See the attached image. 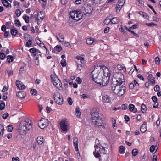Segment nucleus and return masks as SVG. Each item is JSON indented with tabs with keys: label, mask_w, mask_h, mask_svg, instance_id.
<instances>
[{
	"label": "nucleus",
	"mask_w": 161,
	"mask_h": 161,
	"mask_svg": "<svg viewBox=\"0 0 161 161\" xmlns=\"http://www.w3.org/2000/svg\"><path fill=\"white\" fill-rule=\"evenodd\" d=\"M148 80H150V82L153 84H155V78L153 77V75L152 74H150L148 76Z\"/></svg>",
	"instance_id": "19"
},
{
	"label": "nucleus",
	"mask_w": 161,
	"mask_h": 161,
	"mask_svg": "<svg viewBox=\"0 0 161 161\" xmlns=\"http://www.w3.org/2000/svg\"><path fill=\"white\" fill-rule=\"evenodd\" d=\"M94 71H92L91 72L92 77L93 80L95 81V82L97 84H99L101 86V82H102V76H101L100 75H98V76H97L98 74H93L92 73Z\"/></svg>",
	"instance_id": "10"
},
{
	"label": "nucleus",
	"mask_w": 161,
	"mask_h": 161,
	"mask_svg": "<svg viewBox=\"0 0 161 161\" xmlns=\"http://www.w3.org/2000/svg\"><path fill=\"white\" fill-rule=\"evenodd\" d=\"M9 34V31H5L4 33V36L6 38H7L8 37V35Z\"/></svg>",
	"instance_id": "50"
},
{
	"label": "nucleus",
	"mask_w": 161,
	"mask_h": 161,
	"mask_svg": "<svg viewBox=\"0 0 161 161\" xmlns=\"http://www.w3.org/2000/svg\"><path fill=\"white\" fill-rule=\"evenodd\" d=\"M135 106L133 104H130L129 105V109L130 111H132L134 109Z\"/></svg>",
	"instance_id": "44"
},
{
	"label": "nucleus",
	"mask_w": 161,
	"mask_h": 161,
	"mask_svg": "<svg viewBox=\"0 0 161 161\" xmlns=\"http://www.w3.org/2000/svg\"><path fill=\"white\" fill-rule=\"evenodd\" d=\"M99 152L100 153H104L105 152V148L103 147L102 146L100 147V149Z\"/></svg>",
	"instance_id": "60"
},
{
	"label": "nucleus",
	"mask_w": 161,
	"mask_h": 161,
	"mask_svg": "<svg viewBox=\"0 0 161 161\" xmlns=\"http://www.w3.org/2000/svg\"><path fill=\"white\" fill-rule=\"evenodd\" d=\"M32 127L31 122L29 119L22 121L19 125V132L22 134L25 133L27 130H30Z\"/></svg>",
	"instance_id": "3"
},
{
	"label": "nucleus",
	"mask_w": 161,
	"mask_h": 161,
	"mask_svg": "<svg viewBox=\"0 0 161 161\" xmlns=\"http://www.w3.org/2000/svg\"><path fill=\"white\" fill-rule=\"evenodd\" d=\"M138 150L136 149H133L132 151V155L134 156H136L138 153Z\"/></svg>",
	"instance_id": "32"
},
{
	"label": "nucleus",
	"mask_w": 161,
	"mask_h": 161,
	"mask_svg": "<svg viewBox=\"0 0 161 161\" xmlns=\"http://www.w3.org/2000/svg\"><path fill=\"white\" fill-rule=\"evenodd\" d=\"M18 88L19 89L23 90L25 88V86L22 84L21 85H20V86H19V87Z\"/></svg>",
	"instance_id": "63"
},
{
	"label": "nucleus",
	"mask_w": 161,
	"mask_h": 161,
	"mask_svg": "<svg viewBox=\"0 0 161 161\" xmlns=\"http://www.w3.org/2000/svg\"><path fill=\"white\" fill-rule=\"evenodd\" d=\"M53 85L58 88H62V84L60 80L56 77L51 76Z\"/></svg>",
	"instance_id": "9"
},
{
	"label": "nucleus",
	"mask_w": 161,
	"mask_h": 161,
	"mask_svg": "<svg viewBox=\"0 0 161 161\" xmlns=\"http://www.w3.org/2000/svg\"><path fill=\"white\" fill-rule=\"evenodd\" d=\"M69 15L74 20L78 21L82 19L83 14L82 13L81 11L75 10L70 12Z\"/></svg>",
	"instance_id": "5"
},
{
	"label": "nucleus",
	"mask_w": 161,
	"mask_h": 161,
	"mask_svg": "<svg viewBox=\"0 0 161 161\" xmlns=\"http://www.w3.org/2000/svg\"><path fill=\"white\" fill-rule=\"evenodd\" d=\"M94 147L95 148V151L94 152H99L100 149V147L98 146L97 145H96L94 146Z\"/></svg>",
	"instance_id": "46"
},
{
	"label": "nucleus",
	"mask_w": 161,
	"mask_h": 161,
	"mask_svg": "<svg viewBox=\"0 0 161 161\" xmlns=\"http://www.w3.org/2000/svg\"><path fill=\"white\" fill-rule=\"evenodd\" d=\"M23 18L26 23H28L29 22V17L28 15H24Z\"/></svg>",
	"instance_id": "31"
},
{
	"label": "nucleus",
	"mask_w": 161,
	"mask_h": 161,
	"mask_svg": "<svg viewBox=\"0 0 161 161\" xmlns=\"http://www.w3.org/2000/svg\"><path fill=\"white\" fill-rule=\"evenodd\" d=\"M82 66L80 64H78L77 66V69L78 70L80 71L81 69H82Z\"/></svg>",
	"instance_id": "64"
},
{
	"label": "nucleus",
	"mask_w": 161,
	"mask_h": 161,
	"mask_svg": "<svg viewBox=\"0 0 161 161\" xmlns=\"http://www.w3.org/2000/svg\"><path fill=\"white\" fill-rule=\"evenodd\" d=\"M123 5H121V4L120 3H119L118 4V3H117V5L116 6V12L117 13H119L120 10L121 9L122 6Z\"/></svg>",
	"instance_id": "25"
},
{
	"label": "nucleus",
	"mask_w": 161,
	"mask_h": 161,
	"mask_svg": "<svg viewBox=\"0 0 161 161\" xmlns=\"http://www.w3.org/2000/svg\"><path fill=\"white\" fill-rule=\"evenodd\" d=\"M78 139L77 137H75L73 138V144L75 147V150L77 151H78Z\"/></svg>",
	"instance_id": "16"
},
{
	"label": "nucleus",
	"mask_w": 161,
	"mask_h": 161,
	"mask_svg": "<svg viewBox=\"0 0 161 161\" xmlns=\"http://www.w3.org/2000/svg\"><path fill=\"white\" fill-rule=\"evenodd\" d=\"M100 152H94L93 154L95 157L96 158H99L100 157L101 155L100 154Z\"/></svg>",
	"instance_id": "39"
},
{
	"label": "nucleus",
	"mask_w": 161,
	"mask_h": 161,
	"mask_svg": "<svg viewBox=\"0 0 161 161\" xmlns=\"http://www.w3.org/2000/svg\"><path fill=\"white\" fill-rule=\"evenodd\" d=\"M43 137L42 136H39L37 138V142L38 144L39 145L42 144L43 142Z\"/></svg>",
	"instance_id": "20"
},
{
	"label": "nucleus",
	"mask_w": 161,
	"mask_h": 161,
	"mask_svg": "<svg viewBox=\"0 0 161 161\" xmlns=\"http://www.w3.org/2000/svg\"><path fill=\"white\" fill-rule=\"evenodd\" d=\"M16 96L19 98L22 99L25 98L26 96V93L23 91L17 92L16 93Z\"/></svg>",
	"instance_id": "14"
},
{
	"label": "nucleus",
	"mask_w": 161,
	"mask_h": 161,
	"mask_svg": "<svg viewBox=\"0 0 161 161\" xmlns=\"http://www.w3.org/2000/svg\"><path fill=\"white\" fill-rule=\"evenodd\" d=\"M32 44V41L30 40H28V41L26 42V46L29 47L31 46Z\"/></svg>",
	"instance_id": "49"
},
{
	"label": "nucleus",
	"mask_w": 161,
	"mask_h": 161,
	"mask_svg": "<svg viewBox=\"0 0 161 161\" xmlns=\"http://www.w3.org/2000/svg\"><path fill=\"white\" fill-rule=\"evenodd\" d=\"M137 2H136V4L138 6H140V5H144V2L142 0H137Z\"/></svg>",
	"instance_id": "34"
},
{
	"label": "nucleus",
	"mask_w": 161,
	"mask_h": 161,
	"mask_svg": "<svg viewBox=\"0 0 161 161\" xmlns=\"http://www.w3.org/2000/svg\"><path fill=\"white\" fill-rule=\"evenodd\" d=\"M101 68L103 69V74L102 78L101 86H104L109 83L111 73L110 71H109L108 69L104 65L101 66Z\"/></svg>",
	"instance_id": "2"
},
{
	"label": "nucleus",
	"mask_w": 161,
	"mask_h": 161,
	"mask_svg": "<svg viewBox=\"0 0 161 161\" xmlns=\"http://www.w3.org/2000/svg\"><path fill=\"white\" fill-rule=\"evenodd\" d=\"M91 118L92 120H94L99 117L98 110L96 108H94L91 112Z\"/></svg>",
	"instance_id": "12"
},
{
	"label": "nucleus",
	"mask_w": 161,
	"mask_h": 161,
	"mask_svg": "<svg viewBox=\"0 0 161 161\" xmlns=\"http://www.w3.org/2000/svg\"><path fill=\"white\" fill-rule=\"evenodd\" d=\"M22 83L20 81L17 80L16 82V85L17 87H19V86L21 85Z\"/></svg>",
	"instance_id": "52"
},
{
	"label": "nucleus",
	"mask_w": 161,
	"mask_h": 161,
	"mask_svg": "<svg viewBox=\"0 0 161 161\" xmlns=\"http://www.w3.org/2000/svg\"><path fill=\"white\" fill-rule=\"evenodd\" d=\"M15 13L17 17L19 16L21 14V12L19 9H17L15 11Z\"/></svg>",
	"instance_id": "38"
},
{
	"label": "nucleus",
	"mask_w": 161,
	"mask_h": 161,
	"mask_svg": "<svg viewBox=\"0 0 161 161\" xmlns=\"http://www.w3.org/2000/svg\"><path fill=\"white\" fill-rule=\"evenodd\" d=\"M67 100L69 104V105H71L72 104L73 101H72V99L71 97H69L68 98Z\"/></svg>",
	"instance_id": "57"
},
{
	"label": "nucleus",
	"mask_w": 161,
	"mask_h": 161,
	"mask_svg": "<svg viewBox=\"0 0 161 161\" xmlns=\"http://www.w3.org/2000/svg\"><path fill=\"white\" fill-rule=\"evenodd\" d=\"M154 90L155 92L159 91L160 90V87L158 85H156L154 88Z\"/></svg>",
	"instance_id": "55"
},
{
	"label": "nucleus",
	"mask_w": 161,
	"mask_h": 161,
	"mask_svg": "<svg viewBox=\"0 0 161 161\" xmlns=\"http://www.w3.org/2000/svg\"><path fill=\"white\" fill-rule=\"evenodd\" d=\"M130 32L131 33L133 34V35L136 37H139V36L138 34L135 33L134 31L131 30L130 31Z\"/></svg>",
	"instance_id": "62"
},
{
	"label": "nucleus",
	"mask_w": 161,
	"mask_h": 161,
	"mask_svg": "<svg viewBox=\"0 0 161 161\" xmlns=\"http://www.w3.org/2000/svg\"><path fill=\"white\" fill-rule=\"evenodd\" d=\"M13 129V127L11 125H9L8 126V130L9 132H12Z\"/></svg>",
	"instance_id": "45"
},
{
	"label": "nucleus",
	"mask_w": 161,
	"mask_h": 161,
	"mask_svg": "<svg viewBox=\"0 0 161 161\" xmlns=\"http://www.w3.org/2000/svg\"><path fill=\"white\" fill-rule=\"evenodd\" d=\"M61 128L63 131H66L68 130L67 125L65 123V121L62 120L60 123Z\"/></svg>",
	"instance_id": "13"
},
{
	"label": "nucleus",
	"mask_w": 161,
	"mask_h": 161,
	"mask_svg": "<svg viewBox=\"0 0 161 161\" xmlns=\"http://www.w3.org/2000/svg\"><path fill=\"white\" fill-rule=\"evenodd\" d=\"M9 115V114L7 113H6L3 115L2 118L4 119H6L8 117Z\"/></svg>",
	"instance_id": "51"
},
{
	"label": "nucleus",
	"mask_w": 161,
	"mask_h": 161,
	"mask_svg": "<svg viewBox=\"0 0 161 161\" xmlns=\"http://www.w3.org/2000/svg\"><path fill=\"white\" fill-rule=\"evenodd\" d=\"M6 58V55L4 53L1 52V59L3 60Z\"/></svg>",
	"instance_id": "56"
},
{
	"label": "nucleus",
	"mask_w": 161,
	"mask_h": 161,
	"mask_svg": "<svg viewBox=\"0 0 161 161\" xmlns=\"http://www.w3.org/2000/svg\"><path fill=\"white\" fill-rule=\"evenodd\" d=\"M36 49L35 47H33L32 48H31L29 50V51L30 52L32 53H33V56L35 58V59L36 60H37L38 61V57L36 56Z\"/></svg>",
	"instance_id": "15"
},
{
	"label": "nucleus",
	"mask_w": 161,
	"mask_h": 161,
	"mask_svg": "<svg viewBox=\"0 0 161 161\" xmlns=\"http://www.w3.org/2000/svg\"><path fill=\"white\" fill-rule=\"evenodd\" d=\"M58 40H59L60 42H63L64 41V39L63 36L62 35H61L60 33H59L58 35V36H56Z\"/></svg>",
	"instance_id": "21"
},
{
	"label": "nucleus",
	"mask_w": 161,
	"mask_h": 161,
	"mask_svg": "<svg viewBox=\"0 0 161 161\" xmlns=\"http://www.w3.org/2000/svg\"><path fill=\"white\" fill-rule=\"evenodd\" d=\"M152 99L153 102H157V98L155 96H153L152 97Z\"/></svg>",
	"instance_id": "59"
},
{
	"label": "nucleus",
	"mask_w": 161,
	"mask_h": 161,
	"mask_svg": "<svg viewBox=\"0 0 161 161\" xmlns=\"http://www.w3.org/2000/svg\"><path fill=\"white\" fill-rule=\"evenodd\" d=\"M10 32L12 36H15L18 33V31L16 29H12L11 30Z\"/></svg>",
	"instance_id": "29"
},
{
	"label": "nucleus",
	"mask_w": 161,
	"mask_h": 161,
	"mask_svg": "<svg viewBox=\"0 0 161 161\" xmlns=\"http://www.w3.org/2000/svg\"><path fill=\"white\" fill-rule=\"evenodd\" d=\"M125 84H115L113 82L111 84V88L113 92L119 96H122L125 93Z\"/></svg>",
	"instance_id": "1"
},
{
	"label": "nucleus",
	"mask_w": 161,
	"mask_h": 161,
	"mask_svg": "<svg viewBox=\"0 0 161 161\" xmlns=\"http://www.w3.org/2000/svg\"><path fill=\"white\" fill-rule=\"evenodd\" d=\"M14 23L15 25L18 27L21 26V24L20 23V21L18 20H15L14 21Z\"/></svg>",
	"instance_id": "36"
},
{
	"label": "nucleus",
	"mask_w": 161,
	"mask_h": 161,
	"mask_svg": "<svg viewBox=\"0 0 161 161\" xmlns=\"http://www.w3.org/2000/svg\"><path fill=\"white\" fill-rule=\"evenodd\" d=\"M1 110H3L5 108V104L4 102L2 101H1Z\"/></svg>",
	"instance_id": "40"
},
{
	"label": "nucleus",
	"mask_w": 161,
	"mask_h": 161,
	"mask_svg": "<svg viewBox=\"0 0 161 161\" xmlns=\"http://www.w3.org/2000/svg\"><path fill=\"white\" fill-rule=\"evenodd\" d=\"M111 20L112 23L113 24H117L119 22V19L117 17L113 18Z\"/></svg>",
	"instance_id": "26"
},
{
	"label": "nucleus",
	"mask_w": 161,
	"mask_h": 161,
	"mask_svg": "<svg viewBox=\"0 0 161 161\" xmlns=\"http://www.w3.org/2000/svg\"><path fill=\"white\" fill-rule=\"evenodd\" d=\"M138 13L140 15H142L143 16V17L145 18H147V17L148 16L147 15V14L146 13L142 11H140Z\"/></svg>",
	"instance_id": "33"
},
{
	"label": "nucleus",
	"mask_w": 161,
	"mask_h": 161,
	"mask_svg": "<svg viewBox=\"0 0 161 161\" xmlns=\"http://www.w3.org/2000/svg\"><path fill=\"white\" fill-rule=\"evenodd\" d=\"M31 93L33 95H36V94L37 91L35 89H32L31 90Z\"/></svg>",
	"instance_id": "47"
},
{
	"label": "nucleus",
	"mask_w": 161,
	"mask_h": 161,
	"mask_svg": "<svg viewBox=\"0 0 161 161\" xmlns=\"http://www.w3.org/2000/svg\"><path fill=\"white\" fill-rule=\"evenodd\" d=\"M94 41V39L93 38H88L86 40V42L88 45L92 44Z\"/></svg>",
	"instance_id": "24"
},
{
	"label": "nucleus",
	"mask_w": 161,
	"mask_h": 161,
	"mask_svg": "<svg viewBox=\"0 0 161 161\" xmlns=\"http://www.w3.org/2000/svg\"><path fill=\"white\" fill-rule=\"evenodd\" d=\"M76 81L79 84H80L82 82V80L79 77H77L76 79Z\"/></svg>",
	"instance_id": "54"
},
{
	"label": "nucleus",
	"mask_w": 161,
	"mask_h": 161,
	"mask_svg": "<svg viewBox=\"0 0 161 161\" xmlns=\"http://www.w3.org/2000/svg\"><path fill=\"white\" fill-rule=\"evenodd\" d=\"M147 130V127L146 126V122H144L141 126L140 127V131L142 133H144Z\"/></svg>",
	"instance_id": "18"
},
{
	"label": "nucleus",
	"mask_w": 161,
	"mask_h": 161,
	"mask_svg": "<svg viewBox=\"0 0 161 161\" xmlns=\"http://www.w3.org/2000/svg\"><path fill=\"white\" fill-rule=\"evenodd\" d=\"M155 147L154 145H152L150 148V151L151 152H153L155 150Z\"/></svg>",
	"instance_id": "48"
},
{
	"label": "nucleus",
	"mask_w": 161,
	"mask_h": 161,
	"mask_svg": "<svg viewBox=\"0 0 161 161\" xmlns=\"http://www.w3.org/2000/svg\"><path fill=\"white\" fill-rule=\"evenodd\" d=\"M141 110L142 111V112L143 113H146V111H147V109L146 107V106L145 105H144L143 104H142L141 106Z\"/></svg>",
	"instance_id": "28"
},
{
	"label": "nucleus",
	"mask_w": 161,
	"mask_h": 161,
	"mask_svg": "<svg viewBox=\"0 0 161 161\" xmlns=\"http://www.w3.org/2000/svg\"><path fill=\"white\" fill-rule=\"evenodd\" d=\"M80 109L79 107H77L76 108V114L77 117H79L80 115L81 112L80 111Z\"/></svg>",
	"instance_id": "27"
},
{
	"label": "nucleus",
	"mask_w": 161,
	"mask_h": 161,
	"mask_svg": "<svg viewBox=\"0 0 161 161\" xmlns=\"http://www.w3.org/2000/svg\"><path fill=\"white\" fill-rule=\"evenodd\" d=\"M38 125L41 129H44L49 125V121L45 119H42L39 121Z\"/></svg>",
	"instance_id": "11"
},
{
	"label": "nucleus",
	"mask_w": 161,
	"mask_h": 161,
	"mask_svg": "<svg viewBox=\"0 0 161 161\" xmlns=\"http://www.w3.org/2000/svg\"><path fill=\"white\" fill-rule=\"evenodd\" d=\"M8 89V87L7 86H4L2 91L3 92H7Z\"/></svg>",
	"instance_id": "58"
},
{
	"label": "nucleus",
	"mask_w": 161,
	"mask_h": 161,
	"mask_svg": "<svg viewBox=\"0 0 161 161\" xmlns=\"http://www.w3.org/2000/svg\"><path fill=\"white\" fill-rule=\"evenodd\" d=\"M147 6L153 11V12L155 13V14H157L156 12L155 11V10L154 9L152 6L149 4H147Z\"/></svg>",
	"instance_id": "53"
},
{
	"label": "nucleus",
	"mask_w": 161,
	"mask_h": 161,
	"mask_svg": "<svg viewBox=\"0 0 161 161\" xmlns=\"http://www.w3.org/2000/svg\"><path fill=\"white\" fill-rule=\"evenodd\" d=\"M53 97L56 103L58 104L62 105L63 103V96L58 92H56L54 93Z\"/></svg>",
	"instance_id": "7"
},
{
	"label": "nucleus",
	"mask_w": 161,
	"mask_h": 161,
	"mask_svg": "<svg viewBox=\"0 0 161 161\" xmlns=\"http://www.w3.org/2000/svg\"><path fill=\"white\" fill-rule=\"evenodd\" d=\"M110 22H111L110 19L108 18H106L104 21V24L106 25L108 24Z\"/></svg>",
	"instance_id": "41"
},
{
	"label": "nucleus",
	"mask_w": 161,
	"mask_h": 161,
	"mask_svg": "<svg viewBox=\"0 0 161 161\" xmlns=\"http://www.w3.org/2000/svg\"><path fill=\"white\" fill-rule=\"evenodd\" d=\"M102 100L104 102L110 103L111 101L110 97L107 95L103 96Z\"/></svg>",
	"instance_id": "17"
},
{
	"label": "nucleus",
	"mask_w": 161,
	"mask_h": 161,
	"mask_svg": "<svg viewBox=\"0 0 161 161\" xmlns=\"http://www.w3.org/2000/svg\"><path fill=\"white\" fill-rule=\"evenodd\" d=\"M160 60L159 57L158 56L156 57L155 58V63L157 64H160Z\"/></svg>",
	"instance_id": "42"
},
{
	"label": "nucleus",
	"mask_w": 161,
	"mask_h": 161,
	"mask_svg": "<svg viewBox=\"0 0 161 161\" xmlns=\"http://www.w3.org/2000/svg\"><path fill=\"white\" fill-rule=\"evenodd\" d=\"M55 49L58 52H60L62 49V47L59 45H58L55 47Z\"/></svg>",
	"instance_id": "35"
},
{
	"label": "nucleus",
	"mask_w": 161,
	"mask_h": 161,
	"mask_svg": "<svg viewBox=\"0 0 161 161\" xmlns=\"http://www.w3.org/2000/svg\"><path fill=\"white\" fill-rule=\"evenodd\" d=\"M82 8L81 12L83 15L87 16L91 14L93 10L92 7L87 3L84 4Z\"/></svg>",
	"instance_id": "4"
},
{
	"label": "nucleus",
	"mask_w": 161,
	"mask_h": 161,
	"mask_svg": "<svg viewBox=\"0 0 161 161\" xmlns=\"http://www.w3.org/2000/svg\"><path fill=\"white\" fill-rule=\"evenodd\" d=\"M2 3L4 6L6 7H9V5H10V7H11V4H9L8 1H7L6 0H2Z\"/></svg>",
	"instance_id": "22"
},
{
	"label": "nucleus",
	"mask_w": 161,
	"mask_h": 161,
	"mask_svg": "<svg viewBox=\"0 0 161 161\" xmlns=\"http://www.w3.org/2000/svg\"><path fill=\"white\" fill-rule=\"evenodd\" d=\"M13 60V57L12 56L9 55L7 56V60L9 63L12 62Z\"/></svg>",
	"instance_id": "30"
},
{
	"label": "nucleus",
	"mask_w": 161,
	"mask_h": 161,
	"mask_svg": "<svg viewBox=\"0 0 161 161\" xmlns=\"http://www.w3.org/2000/svg\"><path fill=\"white\" fill-rule=\"evenodd\" d=\"M125 148L124 146H120L119 147V152L120 154H123L125 153Z\"/></svg>",
	"instance_id": "23"
},
{
	"label": "nucleus",
	"mask_w": 161,
	"mask_h": 161,
	"mask_svg": "<svg viewBox=\"0 0 161 161\" xmlns=\"http://www.w3.org/2000/svg\"><path fill=\"white\" fill-rule=\"evenodd\" d=\"M92 122L95 124V126H98L99 128L101 127L103 128L105 127L103 119L99 117L95 120H92Z\"/></svg>",
	"instance_id": "8"
},
{
	"label": "nucleus",
	"mask_w": 161,
	"mask_h": 161,
	"mask_svg": "<svg viewBox=\"0 0 161 161\" xmlns=\"http://www.w3.org/2000/svg\"><path fill=\"white\" fill-rule=\"evenodd\" d=\"M113 77L116 80L115 84H125V81L124 76L123 75L119 72L115 73L113 75Z\"/></svg>",
	"instance_id": "6"
},
{
	"label": "nucleus",
	"mask_w": 161,
	"mask_h": 161,
	"mask_svg": "<svg viewBox=\"0 0 161 161\" xmlns=\"http://www.w3.org/2000/svg\"><path fill=\"white\" fill-rule=\"evenodd\" d=\"M8 93L7 92H5L3 94L2 99L3 100L6 101L7 99V95Z\"/></svg>",
	"instance_id": "43"
},
{
	"label": "nucleus",
	"mask_w": 161,
	"mask_h": 161,
	"mask_svg": "<svg viewBox=\"0 0 161 161\" xmlns=\"http://www.w3.org/2000/svg\"><path fill=\"white\" fill-rule=\"evenodd\" d=\"M137 26V24H135L132 25L131 27H130V30L131 29H136Z\"/></svg>",
	"instance_id": "61"
},
{
	"label": "nucleus",
	"mask_w": 161,
	"mask_h": 161,
	"mask_svg": "<svg viewBox=\"0 0 161 161\" xmlns=\"http://www.w3.org/2000/svg\"><path fill=\"white\" fill-rule=\"evenodd\" d=\"M61 64L63 67L66 66L67 64L66 60L64 59L62 60L61 61Z\"/></svg>",
	"instance_id": "37"
}]
</instances>
